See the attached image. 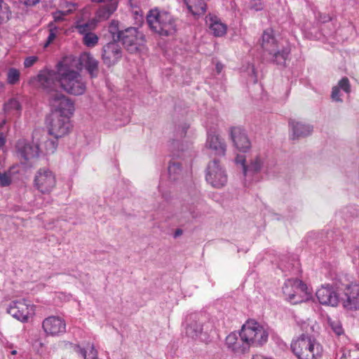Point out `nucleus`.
Segmentation results:
<instances>
[{
  "mask_svg": "<svg viewBox=\"0 0 359 359\" xmlns=\"http://www.w3.org/2000/svg\"><path fill=\"white\" fill-rule=\"evenodd\" d=\"M117 38L130 53L139 52L146 42L144 34L133 27L121 30Z\"/></svg>",
  "mask_w": 359,
  "mask_h": 359,
  "instance_id": "obj_8",
  "label": "nucleus"
},
{
  "mask_svg": "<svg viewBox=\"0 0 359 359\" xmlns=\"http://www.w3.org/2000/svg\"><path fill=\"white\" fill-rule=\"evenodd\" d=\"M289 124L292 130V140L307 137L313 132V127L310 124L294 121H290Z\"/></svg>",
  "mask_w": 359,
  "mask_h": 359,
  "instance_id": "obj_24",
  "label": "nucleus"
},
{
  "mask_svg": "<svg viewBox=\"0 0 359 359\" xmlns=\"http://www.w3.org/2000/svg\"><path fill=\"white\" fill-rule=\"evenodd\" d=\"M49 28V34L47 38V41L44 45L45 47H47L50 43H51L53 40L56 38L59 31L61 30V28L54 25V22L48 23Z\"/></svg>",
  "mask_w": 359,
  "mask_h": 359,
  "instance_id": "obj_32",
  "label": "nucleus"
},
{
  "mask_svg": "<svg viewBox=\"0 0 359 359\" xmlns=\"http://www.w3.org/2000/svg\"><path fill=\"white\" fill-rule=\"evenodd\" d=\"M118 42L112 41L102 47V59L109 67L114 66L122 57V49Z\"/></svg>",
  "mask_w": 359,
  "mask_h": 359,
  "instance_id": "obj_14",
  "label": "nucleus"
},
{
  "mask_svg": "<svg viewBox=\"0 0 359 359\" xmlns=\"http://www.w3.org/2000/svg\"><path fill=\"white\" fill-rule=\"evenodd\" d=\"M147 22L151 31L161 36H172L177 31L174 17L170 13L156 8L149 11Z\"/></svg>",
  "mask_w": 359,
  "mask_h": 359,
  "instance_id": "obj_3",
  "label": "nucleus"
},
{
  "mask_svg": "<svg viewBox=\"0 0 359 359\" xmlns=\"http://www.w3.org/2000/svg\"><path fill=\"white\" fill-rule=\"evenodd\" d=\"M96 26L95 22L93 21H89L76 26L78 32L85 36L87 33H92V30L95 29Z\"/></svg>",
  "mask_w": 359,
  "mask_h": 359,
  "instance_id": "obj_36",
  "label": "nucleus"
},
{
  "mask_svg": "<svg viewBox=\"0 0 359 359\" xmlns=\"http://www.w3.org/2000/svg\"><path fill=\"white\" fill-rule=\"evenodd\" d=\"M4 0H0V21L7 22L10 18L11 13L8 10V7L6 5L3 6Z\"/></svg>",
  "mask_w": 359,
  "mask_h": 359,
  "instance_id": "obj_38",
  "label": "nucleus"
},
{
  "mask_svg": "<svg viewBox=\"0 0 359 359\" xmlns=\"http://www.w3.org/2000/svg\"><path fill=\"white\" fill-rule=\"evenodd\" d=\"M236 163L238 164H241L243 167V171L244 170V166H245V159L243 156H237L236 158Z\"/></svg>",
  "mask_w": 359,
  "mask_h": 359,
  "instance_id": "obj_48",
  "label": "nucleus"
},
{
  "mask_svg": "<svg viewBox=\"0 0 359 359\" xmlns=\"http://www.w3.org/2000/svg\"><path fill=\"white\" fill-rule=\"evenodd\" d=\"M262 165V159L259 156H256L248 165L244 166L243 174L246 176L248 173H257L261 170Z\"/></svg>",
  "mask_w": 359,
  "mask_h": 359,
  "instance_id": "obj_29",
  "label": "nucleus"
},
{
  "mask_svg": "<svg viewBox=\"0 0 359 359\" xmlns=\"http://www.w3.org/2000/svg\"><path fill=\"white\" fill-rule=\"evenodd\" d=\"M239 337L231 351L236 354L248 351L250 346H261L266 343L268 332L259 323L248 320L243 325Z\"/></svg>",
  "mask_w": 359,
  "mask_h": 359,
  "instance_id": "obj_2",
  "label": "nucleus"
},
{
  "mask_svg": "<svg viewBox=\"0 0 359 359\" xmlns=\"http://www.w3.org/2000/svg\"><path fill=\"white\" fill-rule=\"evenodd\" d=\"M67 15L66 11H57L54 13H53V22L54 25L57 22H62L65 20V17Z\"/></svg>",
  "mask_w": 359,
  "mask_h": 359,
  "instance_id": "obj_43",
  "label": "nucleus"
},
{
  "mask_svg": "<svg viewBox=\"0 0 359 359\" xmlns=\"http://www.w3.org/2000/svg\"><path fill=\"white\" fill-rule=\"evenodd\" d=\"M6 143V139L3 133H0V147H3Z\"/></svg>",
  "mask_w": 359,
  "mask_h": 359,
  "instance_id": "obj_51",
  "label": "nucleus"
},
{
  "mask_svg": "<svg viewBox=\"0 0 359 359\" xmlns=\"http://www.w3.org/2000/svg\"><path fill=\"white\" fill-rule=\"evenodd\" d=\"M108 32L111 34L113 41H119L117 36L121 34V30L118 28V21L111 20L108 27Z\"/></svg>",
  "mask_w": 359,
  "mask_h": 359,
  "instance_id": "obj_34",
  "label": "nucleus"
},
{
  "mask_svg": "<svg viewBox=\"0 0 359 359\" xmlns=\"http://www.w3.org/2000/svg\"><path fill=\"white\" fill-rule=\"evenodd\" d=\"M168 170L170 178L172 180H175L181 173L182 165L180 163H170Z\"/></svg>",
  "mask_w": 359,
  "mask_h": 359,
  "instance_id": "obj_33",
  "label": "nucleus"
},
{
  "mask_svg": "<svg viewBox=\"0 0 359 359\" xmlns=\"http://www.w3.org/2000/svg\"><path fill=\"white\" fill-rule=\"evenodd\" d=\"M230 135L234 146L238 150L244 153L250 150L251 142L245 131L242 128H231Z\"/></svg>",
  "mask_w": 359,
  "mask_h": 359,
  "instance_id": "obj_17",
  "label": "nucleus"
},
{
  "mask_svg": "<svg viewBox=\"0 0 359 359\" xmlns=\"http://www.w3.org/2000/svg\"><path fill=\"white\" fill-rule=\"evenodd\" d=\"M37 57L35 56H30L25 58L24 61V66L25 67H30L36 62Z\"/></svg>",
  "mask_w": 359,
  "mask_h": 359,
  "instance_id": "obj_47",
  "label": "nucleus"
},
{
  "mask_svg": "<svg viewBox=\"0 0 359 359\" xmlns=\"http://www.w3.org/2000/svg\"><path fill=\"white\" fill-rule=\"evenodd\" d=\"M4 109L6 113L19 116L22 107L16 98H11L4 104Z\"/></svg>",
  "mask_w": 359,
  "mask_h": 359,
  "instance_id": "obj_28",
  "label": "nucleus"
},
{
  "mask_svg": "<svg viewBox=\"0 0 359 359\" xmlns=\"http://www.w3.org/2000/svg\"><path fill=\"white\" fill-rule=\"evenodd\" d=\"M227 179L226 170L217 159L215 158L208 164L205 180L212 187L220 189L226 185Z\"/></svg>",
  "mask_w": 359,
  "mask_h": 359,
  "instance_id": "obj_11",
  "label": "nucleus"
},
{
  "mask_svg": "<svg viewBox=\"0 0 359 359\" xmlns=\"http://www.w3.org/2000/svg\"><path fill=\"white\" fill-rule=\"evenodd\" d=\"M93 2H96V3H102L103 1H104V0H91Z\"/></svg>",
  "mask_w": 359,
  "mask_h": 359,
  "instance_id": "obj_52",
  "label": "nucleus"
},
{
  "mask_svg": "<svg viewBox=\"0 0 359 359\" xmlns=\"http://www.w3.org/2000/svg\"><path fill=\"white\" fill-rule=\"evenodd\" d=\"M261 46L264 52V55L271 51H273L278 46L272 29L268 28L264 31L262 36Z\"/></svg>",
  "mask_w": 359,
  "mask_h": 359,
  "instance_id": "obj_23",
  "label": "nucleus"
},
{
  "mask_svg": "<svg viewBox=\"0 0 359 359\" xmlns=\"http://www.w3.org/2000/svg\"><path fill=\"white\" fill-rule=\"evenodd\" d=\"M11 354L12 355H16L17 354V351H15V350L12 351H11Z\"/></svg>",
  "mask_w": 359,
  "mask_h": 359,
  "instance_id": "obj_53",
  "label": "nucleus"
},
{
  "mask_svg": "<svg viewBox=\"0 0 359 359\" xmlns=\"http://www.w3.org/2000/svg\"><path fill=\"white\" fill-rule=\"evenodd\" d=\"M7 312L18 320L25 323L33 312V306L29 305L25 300L13 301L7 309Z\"/></svg>",
  "mask_w": 359,
  "mask_h": 359,
  "instance_id": "obj_13",
  "label": "nucleus"
},
{
  "mask_svg": "<svg viewBox=\"0 0 359 359\" xmlns=\"http://www.w3.org/2000/svg\"><path fill=\"white\" fill-rule=\"evenodd\" d=\"M20 72L15 68L9 69L7 74V81L9 84L14 85L19 81Z\"/></svg>",
  "mask_w": 359,
  "mask_h": 359,
  "instance_id": "obj_37",
  "label": "nucleus"
},
{
  "mask_svg": "<svg viewBox=\"0 0 359 359\" xmlns=\"http://www.w3.org/2000/svg\"><path fill=\"white\" fill-rule=\"evenodd\" d=\"M331 97L335 102H342L343 100L340 97V89L338 86H336L332 88Z\"/></svg>",
  "mask_w": 359,
  "mask_h": 359,
  "instance_id": "obj_45",
  "label": "nucleus"
},
{
  "mask_svg": "<svg viewBox=\"0 0 359 359\" xmlns=\"http://www.w3.org/2000/svg\"><path fill=\"white\" fill-rule=\"evenodd\" d=\"M57 140H48L45 142V147L48 154H53L57 147Z\"/></svg>",
  "mask_w": 359,
  "mask_h": 359,
  "instance_id": "obj_42",
  "label": "nucleus"
},
{
  "mask_svg": "<svg viewBox=\"0 0 359 359\" xmlns=\"http://www.w3.org/2000/svg\"><path fill=\"white\" fill-rule=\"evenodd\" d=\"M53 0H49V2L52 1Z\"/></svg>",
  "mask_w": 359,
  "mask_h": 359,
  "instance_id": "obj_55",
  "label": "nucleus"
},
{
  "mask_svg": "<svg viewBox=\"0 0 359 359\" xmlns=\"http://www.w3.org/2000/svg\"><path fill=\"white\" fill-rule=\"evenodd\" d=\"M81 65L86 70L91 79L97 78L99 74V61L96 60L91 54L85 53L81 57Z\"/></svg>",
  "mask_w": 359,
  "mask_h": 359,
  "instance_id": "obj_21",
  "label": "nucleus"
},
{
  "mask_svg": "<svg viewBox=\"0 0 359 359\" xmlns=\"http://www.w3.org/2000/svg\"><path fill=\"white\" fill-rule=\"evenodd\" d=\"M34 187L42 194H49L55 187L54 173L48 168H40L34 180Z\"/></svg>",
  "mask_w": 359,
  "mask_h": 359,
  "instance_id": "obj_12",
  "label": "nucleus"
},
{
  "mask_svg": "<svg viewBox=\"0 0 359 359\" xmlns=\"http://www.w3.org/2000/svg\"><path fill=\"white\" fill-rule=\"evenodd\" d=\"M80 353L84 359H97V352L92 344H88L86 347L81 348Z\"/></svg>",
  "mask_w": 359,
  "mask_h": 359,
  "instance_id": "obj_31",
  "label": "nucleus"
},
{
  "mask_svg": "<svg viewBox=\"0 0 359 359\" xmlns=\"http://www.w3.org/2000/svg\"><path fill=\"white\" fill-rule=\"evenodd\" d=\"M307 290V285L297 278L287 279L283 286V294L287 300L293 304H297L308 299Z\"/></svg>",
  "mask_w": 359,
  "mask_h": 359,
  "instance_id": "obj_7",
  "label": "nucleus"
},
{
  "mask_svg": "<svg viewBox=\"0 0 359 359\" xmlns=\"http://www.w3.org/2000/svg\"><path fill=\"white\" fill-rule=\"evenodd\" d=\"M189 124L184 123L176 128L177 137H183L186 135L187 131L189 129Z\"/></svg>",
  "mask_w": 359,
  "mask_h": 359,
  "instance_id": "obj_44",
  "label": "nucleus"
},
{
  "mask_svg": "<svg viewBox=\"0 0 359 359\" xmlns=\"http://www.w3.org/2000/svg\"><path fill=\"white\" fill-rule=\"evenodd\" d=\"M79 61L65 57L58 62L60 87L68 94L81 95L86 90V83L78 70Z\"/></svg>",
  "mask_w": 359,
  "mask_h": 359,
  "instance_id": "obj_1",
  "label": "nucleus"
},
{
  "mask_svg": "<svg viewBox=\"0 0 359 359\" xmlns=\"http://www.w3.org/2000/svg\"><path fill=\"white\" fill-rule=\"evenodd\" d=\"M316 296L322 305L336 307L339 303V294L330 285H322L316 292Z\"/></svg>",
  "mask_w": 359,
  "mask_h": 359,
  "instance_id": "obj_15",
  "label": "nucleus"
},
{
  "mask_svg": "<svg viewBox=\"0 0 359 359\" xmlns=\"http://www.w3.org/2000/svg\"><path fill=\"white\" fill-rule=\"evenodd\" d=\"M206 147L211 149L215 156H224L226 153V144L216 135H208Z\"/></svg>",
  "mask_w": 359,
  "mask_h": 359,
  "instance_id": "obj_22",
  "label": "nucleus"
},
{
  "mask_svg": "<svg viewBox=\"0 0 359 359\" xmlns=\"http://www.w3.org/2000/svg\"><path fill=\"white\" fill-rule=\"evenodd\" d=\"M327 323L337 335H340L343 333L344 330L342 326L338 320H332L330 318H328Z\"/></svg>",
  "mask_w": 359,
  "mask_h": 359,
  "instance_id": "obj_39",
  "label": "nucleus"
},
{
  "mask_svg": "<svg viewBox=\"0 0 359 359\" xmlns=\"http://www.w3.org/2000/svg\"><path fill=\"white\" fill-rule=\"evenodd\" d=\"M334 285L337 290L342 291L339 302L344 309L359 310V284L348 280L345 276H338L334 280Z\"/></svg>",
  "mask_w": 359,
  "mask_h": 359,
  "instance_id": "obj_4",
  "label": "nucleus"
},
{
  "mask_svg": "<svg viewBox=\"0 0 359 359\" xmlns=\"http://www.w3.org/2000/svg\"><path fill=\"white\" fill-rule=\"evenodd\" d=\"M11 183V177L6 173H1L0 172V185L2 187H6L10 185Z\"/></svg>",
  "mask_w": 359,
  "mask_h": 359,
  "instance_id": "obj_46",
  "label": "nucleus"
},
{
  "mask_svg": "<svg viewBox=\"0 0 359 359\" xmlns=\"http://www.w3.org/2000/svg\"><path fill=\"white\" fill-rule=\"evenodd\" d=\"M238 335L235 332L230 333L226 337V345L228 347L229 349H232L233 346H235L236 342L238 341Z\"/></svg>",
  "mask_w": 359,
  "mask_h": 359,
  "instance_id": "obj_41",
  "label": "nucleus"
},
{
  "mask_svg": "<svg viewBox=\"0 0 359 359\" xmlns=\"http://www.w3.org/2000/svg\"><path fill=\"white\" fill-rule=\"evenodd\" d=\"M186 334L188 337L195 339L202 334L203 323L202 316L198 313L190 314L187 318Z\"/></svg>",
  "mask_w": 359,
  "mask_h": 359,
  "instance_id": "obj_18",
  "label": "nucleus"
},
{
  "mask_svg": "<svg viewBox=\"0 0 359 359\" xmlns=\"http://www.w3.org/2000/svg\"><path fill=\"white\" fill-rule=\"evenodd\" d=\"M118 0H107V3L101 6L96 11L95 16L99 21L109 19L116 11Z\"/></svg>",
  "mask_w": 359,
  "mask_h": 359,
  "instance_id": "obj_25",
  "label": "nucleus"
},
{
  "mask_svg": "<svg viewBox=\"0 0 359 359\" xmlns=\"http://www.w3.org/2000/svg\"><path fill=\"white\" fill-rule=\"evenodd\" d=\"M187 6L194 15H200L206 11V4L203 0H189Z\"/></svg>",
  "mask_w": 359,
  "mask_h": 359,
  "instance_id": "obj_27",
  "label": "nucleus"
},
{
  "mask_svg": "<svg viewBox=\"0 0 359 359\" xmlns=\"http://www.w3.org/2000/svg\"><path fill=\"white\" fill-rule=\"evenodd\" d=\"M180 215V217L179 218L180 222L182 221V218H184L185 222H188L190 217L194 219L198 217V214L196 212L195 208L192 205H183L181 209Z\"/></svg>",
  "mask_w": 359,
  "mask_h": 359,
  "instance_id": "obj_30",
  "label": "nucleus"
},
{
  "mask_svg": "<svg viewBox=\"0 0 359 359\" xmlns=\"http://www.w3.org/2000/svg\"><path fill=\"white\" fill-rule=\"evenodd\" d=\"M183 233V231L181 229H177L174 233L173 237L175 238L180 236Z\"/></svg>",
  "mask_w": 359,
  "mask_h": 359,
  "instance_id": "obj_50",
  "label": "nucleus"
},
{
  "mask_svg": "<svg viewBox=\"0 0 359 359\" xmlns=\"http://www.w3.org/2000/svg\"><path fill=\"white\" fill-rule=\"evenodd\" d=\"M206 24L215 36L220 37L226 33V25L222 23L217 16L210 15L209 17H206Z\"/></svg>",
  "mask_w": 359,
  "mask_h": 359,
  "instance_id": "obj_26",
  "label": "nucleus"
},
{
  "mask_svg": "<svg viewBox=\"0 0 359 359\" xmlns=\"http://www.w3.org/2000/svg\"><path fill=\"white\" fill-rule=\"evenodd\" d=\"M29 83L41 88L48 95V97L53 93H58V88L60 86L58 64L56 65V70L46 68L40 70L36 76L29 79Z\"/></svg>",
  "mask_w": 359,
  "mask_h": 359,
  "instance_id": "obj_5",
  "label": "nucleus"
},
{
  "mask_svg": "<svg viewBox=\"0 0 359 359\" xmlns=\"http://www.w3.org/2000/svg\"><path fill=\"white\" fill-rule=\"evenodd\" d=\"M48 102L52 108V113H57L58 116H66L68 118L74 114V102L60 92L50 95L48 97Z\"/></svg>",
  "mask_w": 359,
  "mask_h": 359,
  "instance_id": "obj_10",
  "label": "nucleus"
},
{
  "mask_svg": "<svg viewBox=\"0 0 359 359\" xmlns=\"http://www.w3.org/2000/svg\"><path fill=\"white\" fill-rule=\"evenodd\" d=\"M337 86H338L339 89H341L346 93H349L351 92V85L347 77H343L341 80H339Z\"/></svg>",
  "mask_w": 359,
  "mask_h": 359,
  "instance_id": "obj_40",
  "label": "nucleus"
},
{
  "mask_svg": "<svg viewBox=\"0 0 359 359\" xmlns=\"http://www.w3.org/2000/svg\"><path fill=\"white\" fill-rule=\"evenodd\" d=\"M16 147L20 157L26 161L39 156V147L36 144L20 140L18 142Z\"/></svg>",
  "mask_w": 359,
  "mask_h": 359,
  "instance_id": "obj_19",
  "label": "nucleus"
},
{
  "mask_svg": "<svg viewBox=\"0 0 359 359\" xmlns=\"http://www.w3.org/2000/svg\"><path fill=\"white\" fill-rule=\"evenodd\" d=\"M177 142L175 140H173V142H172V144L173 145H175V144H177Z\"/></svg>",
  "mask_w": 359,
  "mask_h": 359,
  "instance_id": "obj_54",
  "label": "nucleus"
},
{
  "mask_svg": "<svg viewBox=\"0 0 359 359\" xmlns=\"http://www.w3.org/2000/svg\"><path fill=\"white\" fill-rule=\"evenodd\" d=\"M292 352L299 359H319L322 348L308 334H302L291 344Z\"/></svg>",
  "mask_w": 359,
  "mask_h": 359,
  "instance_id": "obj_6",
  "label": "nucleus"
},
{
  "mask_svg": "<svg viewBox=\"0 0 359 359\" xmlns=\"http://www.w3.org/2000/svg\"><path fill=\"white\" fill-rule=\"evenodd\" d=\"M47 127L49 135L58 140L69 134L72 125L70 118L66 116H58L57 113H51L47 119Z\"/></svg>",
  "mask_w": 359,
  "mask_h": 359,
  "instance_id": "obj_9",
  "label": "nucleus"
},
{
  "mask_svg": "<svg viewBox=\"0 0 359 359\" xmlns=\"http://www.w3.org/2000/svg\"><path fill=\"white\" fill-rule=\"evenodd\" d=\"M42 327L47 334L58 336L66 332L65 321L58 316H49L43 320Z\"/></svg>",
  "mask_w": 359,
  "mask_h": 359,
  "instance_id": "obj_16",
  "label": "nucleus"
},
{
  "mask_svg": "<svg viewBox=\"0 0 359 359\" xmlns=\"http://www.w3.org/2000/svg\"><path fill=\"white\" fill-rule=\"evenodd\" d=\"M99 38L95 33H87L83 37V43L89 48L95 47L98 43Z\"/></svg>",
  "mask_w": 359,
  "mask_h": 359,
  "instance_id": "obj_35",
  "label": "nucleus"
},
{
  "mask_svg": "<svg viewBox=\"0 0 359 359\" xmlns=\"http://www.w3.org/2000/svg\"><path fill=\"white\" fill-rule=\"evenodd\" d=\"M41 0H24V3L26 6H33L39 3Z\"/></svg>",
  "mask_w": 359,
  "mask_h": 359,
  "instance_id": "obj_49",
  "label": "nucleus"
},
{
  "mask_svg": "<svg viewBox=\"0 0 359 359\" xmlns=\"http://www.w3.org/2000/svg\"><path fill=\"white\" fill-rule=\"evenodd\" d=\"M290 51V48L288 46L283 47L282 48H279L278 46L273 51L269 52L265 56L271 62L285 67L286 66V61L289 57Z\"/></svg>",
  "mask_w": 359,
  "mask_h": 359,
  "instance_id": "obj_20",
  "label": "nucleus"
}]
</instances>
